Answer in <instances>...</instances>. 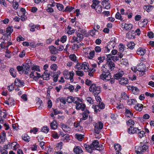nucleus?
<instances>
[{"label": "nucleus", "instance_id": "f257e3e1", "mask_svg": "<svg viewBox=\"0 0 154 154\" xmlns=\"http://www.w3.org/2000/svg\"><path fill=\"white\" fill-rule=\"evenodd\" d=\"M102 72L100 75L101 79L105 81H107L111 79V74L110 71L108 69H105L104 67H102Z\"/></svg>", "mask_w": 154, "mask_h": 154}, {"label": "nucleus", "instance_id": "f03ea898", "mask_svg": "<svg viewBox=\"0 0 154 154\" xmlns=\"http://www.w3.org/2000/svg\"><path fill=\"white\" fill-rule=\"evenodd\" d=\"M89 90L95 96H96L101 92V88L100 86L95 84H93L90 87Z\"/></svg>", "mask_w": 154, "mask_h": 154}, {"label": "nucleus", "instance_id": "7ed1b4c3", "mask_svg": "<svg viewBox=\"0 0 154 154\" xmlns=\"http://www.w3.org/2000/svg\"><path fill=\"white\" fill-rule=\"evenodd\" d=\"M141 143H140V144ZM139 146H137L135 147V151L137 154H143L148 149V147L147 145L141 143Z\"/></svg>", "mask_w": 154, "mask_h": 154}, {"label": "nucleus", "instance_id": "20e7f679", "mask_svg": "<svg viewBox=\"0 0 154 154\" xmlns=\"http://www.w3.org/2000/svg\"><path fill=\"white\" fill-rule=\"evenodd\" d=\"M63 75L66 79H69L71 82H73L74 73L73 71L69 72L67 70H65L63 72Z\"/></svg>", "mask_w": 154, "mask_h": 154}, {"label": "nucleus", "instance_id": "39448f33", "mask_svg": "<svg viewBox=\"0 0 154 154\" xmlns=\"http://www.w3.org/2000/svg\"><path fill=\"white\" fill-rule=\"evenodd\" d=\"M93 149H96L97 150L100 151L103 150L104 148V146L102 145H99V142L97 140H94L91 144Z\"/></svg>", "mask_w": 154, "mask_h": 154}, {"label": "nucleus", "instance_id": "423d86ee", "mask_svg": "<svg viewBox=\"0 0 154 154\" xmlns=\"http://www.w3.org/2000/svg\"><path fill=\"white\" fill-rule=\"evenodd\" d=\"M100 2L98 1H95L91 5L92 8L95 9L96 11L98 13H100L102 12V9L101 6L99 5Z\"/></svg>", "mask_w": 154, "mask_h": 154}, {"label": "nucleus", "instance_id": "0eeeda50", "mask_svg": "<svg viewBox=\"0 0 154 154\" xmlns=\"http://www.w3.org/2000/svg\"><path fill=\"white\" fill-rule=\"evenodd\" d=\"M103 127V124L101 122H99L98 123H95L94 125V131L97 134H99Z\"/></svg>", "mask_w": 154, "mask_h": 154}, {"label": "nucleus", "instance_id": "6e6552de", "mask_svg": "<svg viewBox=\"0 0 154 154\" xmlns=\"http://www.w3.org/2000/svg\"><path fill=\"white\" fill-rule=\"evenodd\" d=\"M115 67V64L114 63L111 61H108L105 65H103L102 67H104L106 69L109 70H112Z\"/></svg>", "mask_w": 154, "mask_h": 154}, {"label": "nucleus", "instance_id": "1a4fd4ad", "mask_svg": "<svg viewBox=\"0 0 154 154\" xmlns=\"http://www.w3.org/2000/svg\"><path fill=\"white\" fill-rule=\"evenodd\" d=\"M134 126H131L128 129L127 131L128 133L130 134H133L135 133H137V132L140 131L137 128L134 127Z\"/></svg>", "mask_w": 154, "mask_h": 154}, {"label": "nucleus", "instance_id": "9d476101", "mask_svg": "<svg viewBox=\"0 0 154 154\" xmlns=\"http://www.w3.org/2000/svg\"><path fill=\"white\" fill-rule=\"evenodd\" d=\"M30 76L31 78H32L34 80H38L40 77H41V74L38 73L36 71H32L30 75Z\"/></svg>", "mask_w": 154, "mask_h": 154}, {"label": "nucleus", "instance_id": "9b49d317", "mask_svg": "<svg viewBox=\"0 0 154 154\" xmlns=\"http://www.w3.org/2000/svg\"><path fill=\"white\" fill-rule=\"evenodd\" d=\"M23 72L26 74L28 73L30 70V65L28 63H24L23 64Z\"/></svg>", "mask_w": 154, "mask_h": 154}, {"label": "nucleus", "instance_id": "f8f14e48", "mask_svg": "<svg viewBox=\"0 0 154 154\" xmlns=\"http://www.w3.org/2000/svg\"><path fill=\"white\" fill-rule=\"evenodd\" d=\"M75 109L77 110H81L82 111L85 110V105L82 103V101L75 106Z\"/></svg>", "mask_w": 154, "mask_h": 154}, {"label": "nucleus", "instance_id": "ddd939ff", "mask_svg": "<svg viewBox=\"0 0 154 154\" xmlns=\"http://www.w3.org/2000/svg\"><path fill=\"white\" fill-rule=\"evenodd\" d=\"M60 125L63 130L65 132L70 131L71 130V129L67 125L64 124L63 123H61Z\"/></svg>", "mask_w": 154, "mask_h": 154}, {"label": "nucleus", "instance_id": "4468645a", "mask_svg": "<svg viewBox=\"0 0 154 154\" xmlns=\"http://www.w3.org/2000/svg\"><path fill=\"white\" fill-rule=\"evenodd\" d=\"M119 83L122 85H125L128 83V79L122 77L119 80Z\"/></svg>", "mask_w": 154, "mask_h": 154}, {"label": "nucleus", "instance_id": "2eb2a0df", "mask_svg": "<svg viewBox=\"0 0 154 154\" xmlns=\"http://www.w3.org/2000/svg\"><path fill=\"white\" fill-rule=\"evenodd\" d=\"M14 83L15 85L19 87L23 86L24 84L23 81H22L18 79H16L14 82Z\"/></svg>", "mask_w": 154, "mask_h": 154}, {"label": "nucleus", "instance_id": "dca6fc26", "mask_svg": "<svg viewBox=\"0 0 154 154\" xmlns=\"http://www.w3.org/2000/svg\"><path fill=\"white\" fill-rule=\"evenodd\" d=\"M146 52V50L143 48H140L137 51V54L140 55H143Z\"/></svg>", "mask_w": 154, "mask_h": 154}, {"label": "nucleus", "instance_id": "f3484780", "mask_svg": "<svg viewBox=\"0 0 154 154\" xmlns=\"http://www.w3.org/2000/svg\"><path fill=\"white\" fill-rule=\"evenodd\" d=\"M122 26H124L125 29L126 30H131L133 27V25L131 24H127L123 23L122 24Z\"/></svg>", "mask_w": 154, "mask_h": 154}, {"label": "nucleus", "instance_id": "a211bd4d", "mask_svg": "<svg viewBox=\"0 0 154 154\" xmlns=\"http://www.w3.org/2000/svg\"><path fill=\"white\" fill-rule=\"evenodd\" d=\"M124 73L123 71H120L115 74L114 76V77L116 79H121V78L124 75Z\"/></svg>", "mask_w": 154, "mask_h": 154}, {"label": "nucleus", "instance_id": "6ab92c4d", "mask_svg": "<svg viewBox=\"0 0 154 154\" xmlns=\"http://www.w3.org/2000/svg\"><path fill=\"white\" fill-rule=\"evenodd\" d=\"M84 146L88 152L90 153L92 152L94 149L91 144L90 145H89L85 144H84Z\"/></svg>", "mask_w": 154, "mask_h": 154}, {"label": "nucleus", "instance_id": "aec40b11", "mask_svg": "<svg viewBox=\"0 0 154 154\" xmlns=\"http://www.w3.org/2000/svg\"><path fill=\"white\" fill-rule=\"evenodd\" d=\"M73 151L76 154H80L83 152L81 148L79 146H75Z\"/></svg>", "mask_w": 154, "mask_h": 154}, {"label": "nucleus", "instance_id": "412c9836", "mask_svg": "<svg viewBox=\"0 0 154 154\" xmlns=\"http://www.w3.org/2000/svg\"><path fill=\"white\" fill-rule=\"evenodd\" d=\"M50 73L45 72L42 75V78L44 80H48L50 79Z\"/></svg>", "mask_w": 154, "mask_h": 154}, {"label": "nucleus", "instance_id": "4be33fe9", "mask_svg": "<svg viewBox=\"0 0 154 154\" xmlns=\"http://www.w3.org/2000/svg\"><path fill=\"white\" fill-rule=\"evenodd\" d=\"M11 75L14 78H15L17 75L16 70L13 68H11L9 70Z\"/></svg>", "mask_w": 154, "mask_h": 154}, {"label": "nucleus", "instance_id": "5701e85b", "mask_svg": "<svg viewBox=\"0 0 154 154\" xmlns=\"http://www.w3.org/2000/svg\"><path fill=\"white\" fill-rule=\"evenodd\" d=\"M146 67L144 64L139 65L138 66L137 71L140 72H144L145 71Z\"/></svg>", "mask_w": 154, "mask_h": 154}, {"label": "nucleus", "instance_id": "b1692460", "mask_svg": "<svg viewBox=\"0 0 154 154\" xmlns=\"http://www.w3.org/2000/svg\"><path fill=\"white\" fill-rule=\"evenodd\" d=\"M83 70L85 72H88L89 69V66L88 63L86 62L83 63Z\"/></svg>", "mask_w": 154, "mask_h": 154}, {"label": "nucleus", "instance_id": "393cba45", "mask_svg": "<svg viewBox=\"0 0 154 154\" xmlns=\"http://www.w3.org/2000/svg\"><path fill=\"white\" fill-rule=\"evenodd\" d=\"M82 101V100L78 97H74L73 103L77 105Z\"/></svg>", "mask_w": 154, "mask_h": 154}, {"label": "nucleus", "instance_id": "a878e982", "mask_svg": "<svg viewBox=\"0 0 154 154\" xmlns=\"http://www.w3.org/2000/svg\"><path fill=\"white\" fill-rule=\"evenodd\" d=\"M50 52L51 53L55 54L57 53V49L54 46H51L49 48Z\"/></svg>", "mask_w": 154, "mask_h": 154}, {"label": "nucleus", "instance_id": "bb28decb", "mask_svg": "<svg viewBox=\"0 0 154 154\" xmlns=\"http://www.w3.org/2000/svg\"><path fill=\"white\" fill-rule=\"evenodd\" d=\"M51 128L53 129H55L57 128V125L56 121L54 120L50 124Z\"/></svg>", "mask_w": 154, "mask_h": 154}, {"label": "nucleus", "instance_id": "cd10ccee", "mask_svg": "<svg viewBox=\"0 0 154 154\" xmlns=\"http://www.w3.org/2000/svg\"><path fill=\"white\" fill-rule=\"evenodd\" d=\"M134 108L136 110L141 111L143 108V106L141 104L138 103L135 105Z\"/></svg>", "mask_w": 154, "mask_h": 154}, {"label": "nucleus", "instance_id": "c85d7f7f", "mask_svg": "<svg viewBox=\"0 0 154 154\" xmlns=\"http://www.w3.org/2000/svg\"><path fill=\"white\" fill-rule=\"evenodd\" d=\"M62 139L64 142H68L70 140L69 136L68 134H66L63 136Z\"/></svg>", "mask_w": 154, "mask_h": 154}, {"label": "nucleus", "instance_id": "c756f323", "mask_svg": "<svg viewBox=\"0 0 154 154\" xmlns=\"http://www.w3.org/2000/svg\"><path fill=\"white\" fill-rule=\"evenodd\" d=\"M153 8V6L150 5L144 6L143 7L144 9L148 12L150 11Z\"/></svg>", "mask_w": 154, "mask_h": 154}, {"label": "nucleus", "instance_id": "7c9ffc66", "mask_svg": "<svg viewBox=\"0 0 154 154\" xmlns=\"http://www.w3.org/2000/svg\"><path fill=\"white\" fill-rule=\"evenodd\" d=\"M76 69L78 70H81L83 68V63H81L77 62L76 65L75 66Z\"/></svg>", "mask_w": 154, "mask_h": 154}, {"label": "nucleus", "instance_id": "2f4dec72", "mask_svg": "<svg viewBox=\"0 0 154 154\" xmlns=\"http://www.w3.org/2000/svg\"><path fill=\"white\" fill-rule=\"evenodd\" d=\"M84 135H82L81 134H76L75 135V138L81 141L84 138Z\"/></svg>", "mask_w": 154, "mask_h": 154}, {"label": "nucleus", "instance_id": "473e14b6", "mask_svg": "<svg viewBox=\"0 0 154 154\" xmlns=\"http://www.w3.org/2000/svg\"><path fill=\"white\" fill-rule=\"evenodd\" d=\"M77 42L79 43L80 42L83 38V36L82 34L78 33L77 35Z\"/></svg>", "mask_w": 154, "mask_h": 154}, {"label": "nucleus", "instance_id": "72a5a7b5", "mask_svg": "<svg viewBox=\"0 0 154 154\" xmlns=\"http://www.w3.org/2000/svg\"><path fill=\"white\" fill-rule=\"evenodd\" d=\"M135 44L134 43L132 42H128L127 44V46L128 47V48L132 49L133 48H134V47L135 46Z\"/></svg>", "mask_w": 154, "mask_h": 154}, {"label": "nucleus", "instance_id": "f704fd0d", "mask_svg": "<svg viewBox=\"0 0 154 154\" xmlns=\"http://www.w3.org/2000/svg\"><path fill=\"white\" fill-rule=\"evenodd\" d=\"M69 58L72 60L78 62V60L76 59V57L75 54H71L69 56Z\"/></svg>", "mask_w": 154, "mask_h": 154}, {"label": "nucleus", "instance_id": "c9c22d12", "mask_svg": "<svg viewBox=\"0 0 154 154\" xmlns=\"http://www.w3.org/2000/svg\"><path fill=\"white\" fill-rule=\"evenodd\" d=\"M97 107H98L97 110H98V111H100L99 109H104L105 105L103 102H100L98 105H97Z\"/></svg>", "mask_w": 154, "mask_h": 154}, {"label": "nucleus", "instance_id": "e433bc0d", "mask_svg": "<svg viewBox=\"0 0 154 154\" xmlns=\"http://www.w3.org/2000/svg\"><path fill=\"white\" fill-rule=\"evenodd\" d=\"M74 97L72 96L68 97L66 98V101L69 103H72L73 102Z\"/></svg>", "mask_w": 154, "mask_h": 154}, {"label": "nucleus", "instance_id": "4c0bfd02", "mask_svg": "<svg viewBox=\"0 0 154 154\" xmlns=\"http://www.w3.org/2000/svg\"><path fill=\"white\" fill-rule=\"evenodd\" d=\"M132 91L134 94H137L139 93V90L137 87L134 86Z\"/></svg>", "mask_w": 154, "mask_h": 154}, {"label": "nucleus", "instance_id": "58836bf2", "mask_svg": "<svg viewBox=\"0 0 154 154\" xmlns=\"http://www.w3.org/2000/svg\"><path fill=\"white\" fill-rule=\"evenodd\" d=\"M105 57L104 56L99 57L98 58V60L99 61L98 62V64L100 65L101 63L103 62L104 60H105Z\"/></svg>", "mask_w": 154, "mask_h": 154}, {"label": "nucleus", "instance_id": "ea45409f", "mask_svg": "<svg viewBox=\"0 0 154 154\" xmlns=\"http://www.w3.org/2000/svg\"><path fill=\"white\" fill-rule=\"evenodd\" d=\"M49 129L47 126L43 127L41 129V131L45 133H47L49 131Z\"/></svg>", "mask_w": 154, "mask_h": 154}, {"label": "nucleus", "instance_id": "a19ab883", "mask_svg": "<svg viewBox=\"0 0 154 154\" xmlns=\"http://www.w3.org/2000/svg\"><path fill=\"white\" fill-rule=\"evenodd\" d=\"M121 15L122 14L121 13L120 14L119 12H117L115 15V18L116 19L122 21L123 19L122 18Z\"/></svg>", "mask_w": 154, "mask_h": 154}, {"label": "nucleus", "instance_id": "79ce46f5", "mask_svg": "<svg viewBox=\"0 0 154 154\" xmlns=\"http://www.w3.org/2000/svg\"><path fill=\"white\" fill-rule=\"evenodd\" d=\"M13 31V29L11 27H8L7 28L6 33L8 35H10Z\"/></svg>", "mask_w": 154, "mask_h": 154}, {"label": "nucleus", "instance_id": "37998d69", "mask_svg": "<svg viewBox=\"0 0 154 154\" xmlns=\"http://www.w3.org/2000/svg\"><path fill=\"white\" fill-rule=\"evenodd\" d=\"M136 102L134 99H131L128 100L127 103L128 105H131L134 104Z\"/></svg>", "mask_w": 154, "mask_h": 154}, {"label": "nucleus", "instance_id": "c03bdc74", "mask_svg": "<svg viewBox=\"0 0 154 154\" xmlns=\"http://www.w3.org/2000/svg\"><path fill=\"white\" fill-rule=\"evenodd\" d=\"M126 115L128 117H130L133 116V114L131 112L130 110L126 109L125 111Z\"/></svg>", "mask_w": 154, "mask_h": 154}, {"label": "nucleus", "instance_id": "a18cd8bd", "mask_svg": "<svg viewBox=\"0 0 154 154\" xmlns=\"http://www.w3.org/2000/svg\"><path fill=\"white\" fill-rule=\"evenodd\" d=\"M6 137V134L5 133L4 131L2 132L1 135L0 139L2 141L4 142L5 140V137Z\"/></svg>", "mask_w": 154, "mask_h": 154}, {"label": "nucleus", "instance_id": "49530a36", "mask_svg": "<svg viewBox=\"0 0 154 154\" xmlns=\"http://www.w3.org/2000/svg\"><path fill=\"white\" fill-rule=\"evenodd\" d=\"M125 48V46L122 44H120L119 46V50L121 52L123 51Z\"/></svg>", "mask_w": 154, "mask_h": 154}, {"label": "nucleus", "instance_id": "de8ad7c7", "mask_svg": "<svg viewBox=\"0 0 154 154\" xmlns=\"http://www.w3.org/2000/svg\"><path fill=\"white\" fill-rule=\"evenodd\" d=\"M137 133H138V137L140 138L143 137L144 135L145 134V133L143 131H139Z\"/></svg>", "mask_w": 154, "mask_h": 154}, {"label": "nucleus", "instance_id": "09e8293b", "mask_svg": "<svg viewBox=\"0 0 154 154\" xmlns=\"http://www.w3.org/2000/svg\"><path fill=\"white\" fill-rule=\"evenodd\" d=\"M75 72L76 75L80 76H82L84 75V73L82 71H76Z\"/></svg>", "mask_w": 154, "mask_h": 154}, {"label": "nucleus", "instance_id": "8fccbe9b", "mask_svg": "<svg viewBox=\"0 0 154 154\" xmlns=\"http://www.w3.org/2000/svg\"><path fill=\"white\" fill-rule=\"evenodd\" d=\"M32 71H40L39 67L38 66H35L31 68Z\"/></svg>", "mask_w": 154, "mask_h": 154}, {"label": "nucleus", "instance_id": "3c124183", "mask_svg": "<svg viewBox=\"0 0 154 154\" xmlns=\"http://www.w3.org/2000/svg\"><path fill=\"white\" fill-rule=\"evenodd\" d=\"M126 123L128 125H131V126H134L135 123L132 120L130 119L126 122Z\"/></svg>", "mask_w": 154, "mask_h": 154}, {"label": "nucleus", "instance_id": "603ef678", "mask_svg": "<svg viewBox=\"0 0 154 154\" xmlns=\"http://www.w3.org/2000/svg\"><path fill=\"white\" fill-rule=\"evenodd\" d=\"M114 148L115 149V150L117 151H120L121 149V146L118 144H117L116 145H114Z\"/></svg>", "mask_w": 154, "mask_h": 154}, {"label": "nucleus", "instance_id": "864d4df0", "mask_svg": "<svg viewBox=\"0 0 154 154\" xmlns=\"http://www.w3.org/2000/svg\"><path fill=\"white\" fill-rule=\"evenodd\" d=\"M101 51V48L99 46H96L94 48V51L96 53H100Z\"/></svg>", "mask_w": 154, "mask_h": 154}, {"label": "nucleus", "instance_id": "5fc2aeb1", "mask_svg": "<svg viewBox=\"0 0 154 154\" xmlns=\"http://www.w3.org/2000/svg\"><path fill=\"white\" fill-rule=\"evenodd\" d=\"M110 49L107 46H105L103 48V51L104 53H109L110 51Z\"/></svg>", "mask_w": 154, "mask_h": 154}, {"label": "nucleus", "instance_id": "6e6d98bb", "mask_svg": "<svg viewBox=\"0 0 154 154\" xmlns=\"http://www.w3.org/2000/svg\"><path fill=\"white\" fill-rule=\"evenodd\" d=\"M73 9V8L72 7L67 6L65 10L64 11L70 12Z\"/></svg>", "mask_w": 154, "mask_h": 154}, {"label": "nucleus", "instance_id": "4d7b16f0", "mask_svg": "<svg viewBox=\"0 0 154 154\" xmlns=\"http://www.w3.org/2000/svg\"><path fill=\"white\" fill-rule=\"evenodd\" d=\"M58 99H59L60 102L62 103H63V104H66V99L65 97H60L58 98Z\"/></svg>", "mask_w": 154, "mask_h": 154}, {"label": "nucleus", "instance_id": "13d9d810", "mask_svg": "<svg viewBox=\"0 0 154 154\" xmlns=\"http://www.w3.org/2000/svg\"><path fill=\"white\" fill-rule=\"evenodd\" d=\"M57 7L59 11H62L64 8L63 5L59 3H58Z\"/></svg>", "mask_w": 154, "mask_h": 154}, {"label": "nucleus", "instance_id": "bf43d9fd", "mask_svg": "<svg viewBox=\"0 0 154 154\" xmlns=\"http://www.w3.org/2000/svg\"><path fill=\"white\" fill-rule=\"evenodd\" d=\"M86 100L89 103L91 104L93 103V100L91 97H87L86 98Z\"/></svg>", "mask_w": 154, "mask_h": 154}, {"label": "nucleus", "instance_id": "052dcab7", "mask_svg": "<svg viewBox=\"0 0 154 154\" xmlns=\"http://www.w3.org/2000/svg\"><path fill=\"white\" fill-rule=\"evenodd\" d=\"M89 113V112L88 113L85 112H84L82 113V116H83V120H85L86 119L88 116V113Z\"/></svg>", "mask_w": 154, "mask_h": 154}, {"label": "nucleus", "instance_id": "680f3d73", "mask_svg": "<svg viewBox=\"0 0 154 154\" xmlns=\"http://www.w3.org/2000/svg\"><path fill=\"white\" fill-rule=\"evenodd\" d=\"M124 106L122 104H121L120 103H117V105L116 106V108L118 109H122L124 108Z\"/></svg>", "mask_w": 154, "mask_h": 154}, {"label": "nucleus", "instance_id": "e2e57ef3", "mask_svg": "<svg viewBox=\"0 0 154 154\" xmlns=\"http://www.w3.org/2000/svg\"><path fill=\"white\" fill-rule=\"evenodd\" d=\"M12 6L14 9H17L19 5L17 2H15L13 3Z\"/></svg>", "mask_w": 154, "mask_h": 154}, {"label": "nucleus", "instance_id": "0e129e2a", "mask_svg": "<svg viewBox=\"0 0 154 154\" xmlns=\"http://www.w3.org/2000/svg\"><path fill=\"white\" fill-rule=\"evenodd\" d=\"M122 98L124 99H127L129 98L126 93H123L122 94Z\"/></svg>", "mask_w": 154, "mask_h": 154}, {"label": "nucleus", "instance_id": "69168bd1", "mask_svg": "<svg viewBox=\"0 0 154 154\" xmlns=\"http://www.w3.org/2000/svg\"><path fill=\"white\" fill-rule=\"evenodd\" d=\"M57 68V65L55 64H52L51 66V69L54 71H55L56 70V69Z\"/></svg>", "mask_w": 154, "mask_h": 154}, {"label": "nucleus", "instance_id": "338daca9", "mask_svg": "<svg viewBox=\"0 0 154 154\" xmlns=\"http://www.w3.org/2000/svg\"><path fill=\"white\" fill-rule=\"evenodd\" d=\"M66 38L67 37L66 36H63L61 38L60 41L62 43H64L66 41Z\"/></svg>", "mask_w": 154, "mask_h": 154}, {"label": "nucleus", "instance_id": "774afa93", "mask_svg": "<svg viewBox=\"0 0 154 154\" xmlns=\"http://www.w3.org/2000/svg\"><path fill=\"white\" fill-rule=\"evenodd\" d=\"M138 24L139 27L140 28L144 27L146 26V24H144L143 22L141 21L139 22Z\"/></svg>", "mask_w": 154, "mask_h": 154}]
</instances>
